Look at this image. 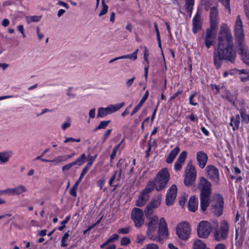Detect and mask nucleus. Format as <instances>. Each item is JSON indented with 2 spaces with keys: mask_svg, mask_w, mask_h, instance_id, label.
<instances>
[{
  "mask_svg": "<svg viewBox=\"0 0 249 249\" xmlns=\"http://www.w3.org/2000/svg\"><path fill=\"white\" fill-rule=\"evenodd\" d=\"M213 63L217 69L221 68L223 61L233 63L236 57L233 49V39L229 29L222 25L219 31L218 46L213 52Z\"/></svg>",
  "mask_w": 249,
  "mask_h": 249,
  "instance_id": "obj_1",
  "label": "nucleus"
},
{
  "mask_svg": "<svg viewBox=\"0 0 249 249\" xmlns=\"http://www.w3.org/2000/svg\"><path fill=\"white\" fill-rule=\"evenodd\" d=\"M234 31L235 39L238 44V50L242 60L245 64L249 66V53L247 52L244 44L243 24L239 15L236 18Z\"/></svg>",
  "mask_w": 249,
  "mask_h": 249,
  "instance_id": "obj_2",
  "label": "nucleus"
},
{
  "mask_svg": "<svg viewBox=\"0 0 249 249\" xmlns=\"http://www.w3.org/2000/svg\"><path fill=\"white\" fill-rule=\"evenodd\" d=\"M211 186V182L206 178L204 177L200 178L198 188L200 191V208L202 211H205L209 205Z\"/></svg>",
  "mask_w": 249,
  "mask_h": 249,
  "instance_id": "obj_3",
  "label": "nucleus"
},
{
  "mask_svg": "<svg viewBox=\"0 0 249 249\" xmlns=\"http://www.w3.org/2000/svg\"><path fill=\"white\" fill-rule=\"evenodd\" d=\"M170 174L167 168L160 170L157 174L154 180H150L147 185H151L152 191L155 189L157 191L163 190L169 181Z\"/></svg>",
  "mask_w": 249,
  "mask_h": 249,
  "instance_id": "obj_4",
  "label": "nucleus"
},
{
  "mask_svg": "<svg viewBox=\"0 0 249 249\" xmlns=\"http://www.w3.org/2000/svg\"><path fill=\"white\" fill-rule=\"evenodd\" d=\"M192 163L191 161L188 163L185 170L184 183L186 186H191L195 182L196 177V169Z\"/></svg>",
  "mask_w": 249,
  "mask_h": 249,
  "instance_id": "obj_5",
  "label": "nucleus"
},
{
  "mask_svg": "<svg viewBox=\"0 0 249 249\" xmlns=\"http://www.w3.org/2000/svg\"><path fill=\"white\" fill-rule=\"evenodd\" d=\"M223 197L220 195H215L210 206L212 213L217 216H221L223 213Z\"/></svg>",
  "mask_w": 249,
  "mask_h": 249,
  "instance_id": "obj_6",
  "label": "nucleus"
},
{
  "mask_svg": "<svg viewBox=\"0 0 249 249\" xmlns=\"http://www.w3.org/2000/svg\"><path fill=\"white\" fill-rule=\"evenodd\" d=\"M124 105V102H121L116 105H110L107 107H101L98 109V113L96 117L103 118L105 116L111 114L115 111L119 110Z\"/></svg>",
  "mask_w": 249,
  "mask_h": 249,
  "instance_id": "obj_7",
  "label": "nucleus"
},
{
  "mask_svg": "<svg viewBox=\"0 0 249 249\" xmlns=\"http://www.w3.org/2000/svg\"><path fill=\"white\" fill-rule=\"evenodd\" d=\"M147 219L149 220V222L147 224V235L150 239L154 241L157 240L158 237L154 233L157 228L159 218L157 215H153L150 216V218Z\"/></svg>",
  "mask_w": 249,
  "mask_h": 249,
  "instance_id": "obj_8",
  "label": "nucleus"
},
{
  "mask_svg": "<svg viewBox=\"0 0 249 249\" xmlns=\"http://www.w3.org/2000/svg\"><path fill=\"white\" fill-rule=\"evenodd\" d=\"M191 231L189 224L186 222H183L178 224L176 228V232L178 238L182 240L188 239Z\"/></svg>",
  "mask_w": 249,
  "mask_h": 249,
  "instance_id": "obj_9",
  "label": "nucleus"
},
{
  "mask_svg": "<svg viewBox=\"0 0 249 249\" xmlns=\"http://www.w3.org/2000/svg\"><path fill=\"white\" fill-rule=\"evenodd\" d=\"M131 217L136 227L139 228L143 224L144 216L143 212L141 209L138 208H133L131 212Z\"/></svg>",
  "mask_w": 249,
  "mask_h": 249,
  "instance_id": "obj_10",
  "label": "nucleus"
},
{
  "mask_svg": "<svg viewBox=\"0 0 249 249\" xmlns=\"http://www.w3.org/2000/svg\"><path fill=\"white\" fill-rule=\"evenodd\" d=\"M151 185H146L144 189L141 192L140 195L137 200L136 205L138 207L143 206L149 198V194L152 191Z\"/></svg>",
  "mask_w": 249,
  "mask_h": 249,
  "instance_id": "obj_11",
  "label": "nucleus"
},
{
  "mask_svg": "<svg viewBox=\"0 0 249 249\" xmlns=\"http://www.w3.org/2000/svg\"><path fill=\"white\" fill-rule=\"evenodd\" d=\"M211 231L210 224L206 221H202L197 225V231L198 236L200 238H207Z\"/></svg>",
  "mask_w": 249,
  "mask_h": 249,
  "instance_id": "obj_12",
  "label": "nucleus"
},
{
  "mask_svg": "<svg viewBox=\"0 0 249 249\" xmlns=\"http://www.w3.org/2000/svg\"><path fill=\"white\" fill-rule=\"evenodd\" d=\"M206 174L208 178L216 184L219 182V175L218 169L213 165H208L205 169Z\"/></svg>",
  "mask_w": 249,
  "mask_h": 249,
  "instance_id": "obj_13",
  "label": "nucleus"
},
{
  "mask_svg": "<svg viewBox=\"0 0 249 249\" xmlns=\"http://www.w3.org/2000/svg\"><path fill=\"white\" fill-rule=\"evenodd\" d=\"M229 231V224L226 221H223L221 223V226L219 230H216L214 231L215 239L217 241H221L225 239L227 236Z\"/></svg>",
  "mask_w": 249,
  "mask_h": 249,
  "instance_id": "obj_14",
  "label": "nucleus"
},
{
  "mask_svg": "<svg viewBox=\"0 0 249 249\" xmlns=\"http://www.w3.org/2000/svg\"><path fill=\"white\" fill-rule=\"evenodd\" d=\"M177 188L176 185H172L168 189L166 195V204L168 206L172 205L176 197Z\"/></svg>",
  "mask_w": 249,
  "mask_h": 249,
  "instance_id": "obj_15",
  "label": "nucleus"
},
{
  "mask_svg": "<svg viewBox=\"0 0 249 249\" xmlns=\"http://www.w3.org/2000/svg\"><path fill=\"white\" fill-rule=\"evenodd\" d=\"M26 191L27 189L24 186L20 185L15 188H7L4 190L2 192H4L5 194L19 195L23 192H26Z\"/></svg>",
  "mask_w": 249,
  "mask_h": 249,
  "instance_id": "obj_16",
  "label": "nucleus"
},
{
  "mask_svg": "<svg viewBox=\"0 0 249 249\" xmlns=\"http://www.w3.org/2000/svg\"><path fill=\"white\" fill-rule=\"evenodd\" d=\"M168 234L167 231V225L164 218L161 217L160 220L159 229L158 231V236H167Z\"/></svg>",
  "mask_w": 249,
  "mask_h": 249,
  "instance_id": "obj_17",
  "label": "nucleus"
},
{
  "mask_svg": "<svg viewBox=\"0 0 249 249\" xmlns=\"http://www.w3.org/2000/svg\"><path fill=\"white\" fill-rule=\"evenodd\" d=\"M218 14L217 9L215 7H213L210 9V26L212 28H215L217 26L218 22Z\"/></svg>",
  "mask_w": 249,
  "mask_h": 249,
  "instance_id": "obj_18",
  "label": "nucleus"
},
{
  "mask_svg": "<svg viewBox=\"0 0 249 249\" xmlns=\"http://www.w3.org/2000/svg\"><path fill=\"white\" fill-rule=\"evenodd\" d=\"M208 160L207 154L203 151H199L196 154V160L200 168L203 169L206 166Z\"/></svg>",
  "mask_w": 249,
  "mask_h": 249,
  "instance_id": "obj_19",
  "label": "nucleus"
},
{
  "mask_svg": "<svg viewBox=\"0 0 249 249\" xmlns=\"http://www.w3.org/2000/svg\"><path fill=\"white\" fill-rule=\"evenodd\" d=\"M193 28L192 31L194 34H196L201 29V23L200 21V15L197 12L195 16L193 18Z\"/></svg>",
  "mask_w": 249,
  "mask_h": 249,
  "instance_id": "obj_20",
  "label": "nucleus"
},
{
  "mask_svg": "<svg viewBox=\"0 0 249 249\" xmlns=\"http://www.w3.org/2000/svg\"><path fill=\"white\" fill-rule=\"evenodd\" d=\"M214 28H212L211 27L210 28H208L206 30V36L205 37V45L207 49H209L213 45V39L214 37H213V29Z\"/></svg>",
  "mask_w": 249,
  "mask_h": 249,
  "instance_id": "obj_21",
  "label": "nucleus"
},
{
  "mask_svg": "<svg viewBox=\"0 0 249 249\" xmlns=\"http://www.w3.org/2000/svg\"><path fill=\"white\" fill-rule=\"evenodd\" d=\"M188 207L189 211L193 212H195L197 209L198 200L196 196H193L190 197L188 202Z\"/></svg>",
  "mask_w": 249,
  "mask_h": 249,
  "instance_id": "obj_22",
  "label": "nucleus"
},
{
  "mask_svg": "<svg viewBox=\"0 0 249 249\" xmlns=\"http://www.w3.org/2000/svg\"><path fill=\"white\" fill-rule=\"evenodd\" d=\"M231 122L230 125L232 127L233 130H237L239 129L240 124V117L239 114L232 116L230 118Z\"/></svg>",
  "mask_w": 249,
  "mask_h": 249,
  "instance_id": "obj_23",
  "label": "nucleus"
},
{
  "mask_svg": "<svg viewBox=\"0 0 249 249\" xmlns=\"http://www.w3.org/2000/svg\"><path fill=\"white\" fill-rule=\"evenodd\" d=\"M179 148L178 146H177L173 149L168 154L166 159V162L169 164L172 163L178 154L179 153Z\"/></svg>",
  "mask_w": 249,
  "mask_h": 249,
  "instance_id": "obj_24",
  "label": "nucleus"
},
{
  "mask_svg": "<svg viewBox=\"0 0 249 249\" xmlns=\"http://www.w3.org/2000/svg\"><path fill=\"white\" fill-rule=\"evenodd\" d=\"M127 163H130V161L129 160L128 162H126L123 159H120L119 160L118 162L117 163V166L118 168H119V169H120L119 175H118V180L120 179V178H121V174L123 172H124V170L126 169V167L128 165Z\"/></svg>",
  "mask_w": 249,
  "mask_h": 249,
  "instance_id": "obj_25",
  "label": "nucleus"
},
{
  "mask_svg": "<svg viewBox=\"0 0 249 249\" xmlns=\"http://www.w3.org/2000/svg\"><path fill=\"white\" fill-rule=\"evenodd\" d=\"M12 155V152L11 151L0 152V163L7 162Z\"/></svg>",
  "mask_w": 249,
  "mask_h": 249,
  "instance_id": "obj_26",
  "label": "nucleus"
},
{
  "mask_svg": "<svg viewBox=\"0 0 249 249\" xmlns=\"http://www.w3.org/2000/svg\"><path fill=\"white\" fill-rule=\"evenodd\" d=\"M194 3L195 0H185V8L190 16L192 14Z\"/></svg>",
  "mask_w": 249,
  "mask_h": 249,
  "instance_id": "obj_27",
  "label": "nucleus"
},
{
  "mask_svg": "<svg viewBox=\"0 0 249 249\" xmlns=\"http://www.w3.org/2000/svg\"><path fill=\"white\" fill-rule=\"evenodd\" d=\"M148 52L146 47H144V53H143V58L146 61L147 65L144 67V77L146 79L147 78L148 76Z\"/></svg>",
  "mask_w": 249,
  "mask_h": 249,
  "instance_id": "obj_28",
  "label": "nucleus"
},
{
  "mask_svg": "<svg viewBox=\"0 0 249 249\" xmlns=\"http://www.w3.org/2000/svg\"><path fill=\"white\" fill-rule=\"evenodd\" d=\"M242 122L248 124L249 122V115L246 113V109L245 108H241L239 110Z\"/></svg>",
  "mask_w": 249,
  "mask_h": 249,
  "instance_id": "obj_29",
  "label": "nucleus"
},
{
  "mask_svg": "<svg viewBox=\"0 0 249 249\" xmlns=\"http://www.w3.org/2000/svg\"><path fill=\"white\" fill-rule=\"evenodd\" d=\"M86 154L83 153L72 162L74 165L81 166L86 162Z\"/></svg>",
  "mask_w": 249,
  "mask_h": 249,
  "instance_id": "obj_30",
  "label": "nucleus"
},
{
  "mask_svg": "<svg viewBox=\"0 0 249 249\" xmlns=\"http://www.w3.org/2000/svg\"><path fill=\"white\" fill-rule=\"evenodd\" d=\"M205 244L200 240H196L194 241L193 244V249H205Z\"/></svg>",
  "mask_w": 249,
  "mask_h": 249,
  "instance_id": "obj_31",
  "label": "nucleus"
},
{
  "mask_svg": "<svg viewBox=\"0 0 249 249\" xmlns=\"http://www.w3.org/2000/svg\"><path fill=\"white\" fill-rule=\"evenodd\" d=\"M138 52V49H137L135 52H134L130 54H126L121 56V59H129L132 60H135L137 58V53Z\"/></svg>",
  "mask_w": 249,
  "mask_h": 249,
  "instance_id": "obj_32",
  "label": "nucleus"
},
{
  "mask_svg": "<svg viewBox=\"0 0 249 249\" xmlns=\"http://www.w3.org/2000/svg\"><path fill=\"white\" fill-rule=\"evenodd\" d=\"M70 236L69 231L65 233L63 236L62 237L61 240V247H66L68 246L67 241L68 240V238Z\"/></svg>",
  "mask_w": 249,
  "mask_h": 249,
  "instance_id": "obj_33",
  "label": "nucleus"
},
{
  "mask_svg": "<svg viewBox=\"0 0 249 249\" xmlns=\"http://www.w3.org/2000/svg\"><path fill=\"white\" fill-rule=\"evenodd\" d=\"M110 122V120L101 121L99 123V125L94 129V131H97V130L101 129H105Z\"/></svg>",
  "mask_w": 249,
  "mask_h": 249,
  "instance_id": "obj_34",
  "label": "nucleus"
},
{
  "mask_svg": "<svg viewBox=\"0 0 249 249\" xmlns=\"http://www.w3.org/2000/svg\"><path fill=\"white\" fill-rule=\"evenodd\" d=\"M41 18V16H33L26 17V21L28 23L39 21Z\"/></svg>",
  "mask_w": 249,
  "mask_h": 249,
  "instance_id": "obj_35",
  "label": "nucleus"
},
{
  "mask_svg": "<svg viewBox=\"0 0 249 249\" xmlns=\"http://www.w3.org/2000/svg\"><path fill=\"white\" fill-rule=\"evenodd\" d=\"M102 10L99 14V17L105 15L108 11V6L106 4L105 0H102Z\"/></svg>",
  "mask_w": 249,
  "mask_h": 249,
  "instance_id": "obj_36",
  "label": "nucleus"
},
{
  "mask_svg": "<svg viewBox=\"0 0 249 249\" xmlns=\"http://www.w3.org/2000/svg\"><path fill=\"white\" fill-rule=\"evenodd\" d=\"M160 203V201L159 199H152L151 201L148 203V207H152L153 208L158 207Z\"/></svg>",
  "mask_w": 249,
  "mask_h": 249,
  "instance_id": "obj_37",
  "label": "nucleus"
},
{
  "mask_svg": "<svg viewBox=\"0 0 249 249\" xmlns=\"http://www.w3.org/2000/svg\"><path fill=\"white\" fill-rule=\"evenodd\" d=\"M154 209L155 208H153L152 207L148 208V204L146 205L144 211L146 218H150V216H152V215L153 213Z\"/></svg>",
  "mask_w": 249,
  "mask_h": 249,
  "instance_id": "obj_38",
  "label": "nucleus"
},
{
  "mask_svg": "<svg viewBox=\"0 0 249 249\" xmlns=\"http://www.w3.org/2000/svg\"><path fill=\"white\" fill-rule=\"evenodd\" d=\"M145 101V100L143 99L142 98L141 99L139 103L134 108L133 110L131 112L130 114L131 116H133L134 114L138 112V111L142 107V105L143 104Z\"/></svg>",
  "mask_w": 249,
  "mask_h": 249,
  "instance_id": "obj_39",
  "label": "nucleus"
},
{
  "mask_svg": "<svg viewBox=\"0 0 249 249\" xmlns=\"http://www.w3.org/2000/svg\"><path fill=\"white\" fill-rule=\"evenodd\" d=\"M66 161L65 156H59L51 160V162H54L55 164H58L61 162Z\"/></svg>",
  "mask_w": 249,
  "mask_h": 249,
  "instance_id": "obj_40",
  "label": "nucleus"
},
{
  "mask_svg": "<svg viewBox=\"0 0 249 249\" xmlns=\"http://www.w3.org/2000/svg\"><path fill=\"white\" fill-rule=\"evenodd\" d=\"M187 153L185 151H182L179 155V157L177 161H178L180 163H184L185 160L187 157Z\"/></svg>",
  "mask_w": 249,
  "mask_h": 249,
  "instance_id": "obj_41",
  "label": "nucleus"
},
{
  "mask_svg": "<svg viewBox=\"0 0 249 249\" xmlns=\"http://www.w3.org/2000/svg\"><path fill=\"white\" fill-rule=\"evenodd\" d=\"M71 218V215L66 216L64 220L61 222V226L58 228V230L60 231H62L65 227V224L67 223Z\"/></svg>",
  "mask_w": 249,
  "mask_h": 249,
  "instance_id": "obj_42",
  "label": "nucleus"
},
{
  "mask_svg": "<svg viewBox=\"0 0 249 249\" xmlns=\"http://www.w3.org/2000/svg\"><path fill=\"white\" fill-rule=\"evenodd\" d=\"M71 125V120L70 118L68 117L67 120L64 122L61 125V128L63 130H65L67 128L70 127Z\"/></svg>",
  "mask_w": 249,
  "mask_h": 249,
  "instance_id": "obj_43",
  "label": "nucleus"
},
{
  "mask_svg": "<svg viewBox=\"0 0 249 249\" xmlns=\"http://www.w3.org/2000/svg\"><path fill=\"white\" fill-rule=\"evenodd\" d=\"M122 142H121L119 144H118V145H116L113 149L112 150V153L110 155V160H112L114 159L115 156H116V153H117V151L118 150V149H119V147L120 146V145H121V143Z\"/></svg>",
  "mask_w": 249,
  "mask_h": 249,
  "instance_id": "obj_44",
  "label": "nucleus"
},
{
  "mask_svg": "<svg viewBox=\"0 0 249 249\" xmlns=\"http://www.w3.org/2000/svg\"><path fill=\"white\" fill-rule=\"evenodd\" d=\"M130 243L129 238L127 237H124L122 238L120 241V244L122 246H127Z\"/></svg>",
  "mask_w": 249,
  "mask_h": 249,
  "instance_id": "obj_45",
  "label": "nucleus"
},
{
  "mask_svg": "<svg viewBox=\"0 0 249 249\" xmlns=\"http://www.w3.org/2000/svg\"><path fill=\"white\" fill-rule=\"evenodd\" d=\"M219 1L225 6V8L229 10V13L231 12L230 0H219Z\"/></svg>",
  "mask_w": 249,
  "mask_h": 249,
  "instance_id": "obj_46",
  "label": "nucleus"
},
{
  "mask_svg": "<svg viewBox=\"0 0 249 249\" xmlns=\"http://www.w3.org/2000/svg\"><path fill=\"white\" fill-rule=\"evenodd\" d=\"M97 156V154H95L94 156H89L88 160V162L87 163V164H88V166H90V167L91 166L93 162L95 160Z\"/></svg>",
  "mask_w": 249,
  "mask_h": 249,
  "instance_id": "obj_47",
  "label": "nucleus"
},
{
  "mask_svg": "<svg viewBox=\"0 0 249 249\" xmlns=\"http://www.w3.org/2000/svg\"><path fill=\"white\" fill-rule=\"evenodd\" d=\"M117 173V171H115L114 172V173H113V175L112 176V177H111V178H110L109 182H108L109 185L110 186H114L115 188L116 187V185H113L112 183L116 178Z\"/></svg>",
  "mask_w": 249,
  "mask_h": 249,
  "instance_id": "obj_48",
  "label": "nucleus"
},
{
  "mask_svg": "<svg viewBox=\"0 0 249 249\" xmlns=\"http://www.w3.org/2000/svg\"><path fill=\"white\" fill-rule=\"evenodd\" d=\"M74 165L72 162L69 163L68 164H67L62 167V171L64 172L66 171H69Z\"/></svg>",
  "mask_w": 249,
  "mask_h": 249,
  "instance_id": "obj_49",
  "label": "nucleus"
},
{
  "mask_svg": "<svg viewBox=\"0 0 249 249\" xmlns=\"http://www.w3.org/2000/svg\"><path fill=\"white\" fill-rule=\"evenodd\" d=\"M130 228L129 227L121 228L118 230V232L121 234H127L129 232Z\"/></svg>",
  "mask_w": 249,
  "mask_h": 249,
  "instance_id": "obj_50",
  "label": "nucleus"
},
{
  "mask_svg": "<svg viewBox=\"0 0 249 249\" xmlns=\"http://www.w3.org/2000/svg\"><path fill=\"white\" fill-rule=\"evenodd\" d=\"M183 164V163H180L178 161H176L174 165V170L176 171L180 170Z\"/></svg>",
  "mask_w": 249,
  "mask_h": 249,
  "instance_id": "obj_51",
  "label": "nucleus"
},
{
  "mask_svg": "<svg viewBox=\"0 0 249 249\" xmlns=\"http://www.w3.org/2000/svg\"><path fill=\"white\" fill-rule=\"evenodd\" d=\"M158 246L155 244H149L142 249H158Z\"/></svg>",
  "mask_w": 249,
  "mask_h": 249,
  "instance_id": "obj_52",
  "label": "nucleus"
},
{
  "mask_svg": "<svg viewBox=\"0 0 249 249\" xmlns=\"http://www.w3.org/2000/svg\"><path fill=\"white\" fill-rule=\"evenodd\" d=\"M211 88L214 94H217L219 92V88L216 85H211Z\"/></svg>",
  "mask_w": 249,
  "mask_h": 249,
  "instance_id": "obj_53",
  "label": "nucleus"
},
{
  "mask_svg": "<svg viewBox=\"0 0 249 249\" xmlns=\"http://www.w3.org/2000/svg\"><path fill=\"white\" fill-rule=\"evenodd\" d=\"M151 140V138H150V140L148 142V148L145 151V157L147 158L149 156V152L151 151V148L152 146L151 143H150Z\"/></svg>",
  "mask_w": 249,
  "mask_h": 249,
  "instance_id": "obj_54",
  "label": "nucleus"
},
{
  "mask_svg": "<svg viewBox=\"0 0 249 249\" xmlns=\"http://www.w3.org/2000/svg\"><path fill=\"white\" fill-rule=\"evenodd\" d=\"M90 167H91L90 166H88V164H87V165L82 169L80 176L84 177Z\"/></svg>",
  "mask_w": 249,
  "mask_h": 249,
  "instance_id": "obj_55",
  "label": "nucleus"
},
{
  "mask_svg": "<svg viewBox=\"0 0 249 249\" xmlns=\"http://www.w3.org/2000/svg\"><path fill=\"white\" fill-rule=\"evenodd\" d=\"M119 236L117 234H114L110 237L107 240L109 243L113 242L118 239Z\"/></svg>",
  "mask_w": 249,
  "mask_h": 249,
  "instance_id": "obj_56",
  "label": "nucleus"
},
{
  "mask_svg": "<svg viewBox=\"0 0 249 249\" xmlns=\"http://www.w3.org/2000/svg\"><path fill=\"white\" fill-rule=\"evenodd\" d=\"M112 131L111 129L107 130L104 133V136H103V142H105L107 139L108 138V137L110 135V133Z\"/></svg>",
  "mask_w": 249,
  "mask_h": 249,
  "instance_id": "obj_57",
  "label": "nucleus"
},
{
  "mask_svg": "<svg viewBox=\"0 0 249 249\" xmlns=\"http://www.w3.org/2000/svg\"><path fill=\"white\" fill-rule=\"evenodd\" d=\"M105 178H101L97 182L98 185L100 187V189H102L105 182Z\"/></svg>",
  "mask_w": 249,
  "mask_h": 249,
  "instance_id": "obj_58",
  "label": "nucleus"
},
{
  "mask_svg": "<svg viewBox=\"0 0 249 249\" xmlns=\"http://www.w3.org/2000/svg\"><path fill=\"white\" fill-rule=\"evenodd\" d=\"M77 189L72 187L70 190V194L74 197H76L77 196Z\"/></svg>",
  "mask_w": 249,
  "mask_h": 249,
  "instance_id": "obj_59",
  "label": "nucleus"
},
{
  "mask_svg": "<svg viewBox=\"0 0 249 249\" xmlns=\"http://www.w3.org/2000/svg\"><path fill=\"white\" fill-rule=\"evenodd\" d=\"M89 115L90 118L93 119L95 116V108H93L89 111Z\"/></svg>",
  "mask_w": 249,
  "mask_h": 249,
  "instance_id": "obj_60",
  "label": "nucleus"
},
{
  "mask_svg": "<svg viewBox=\"0 0 249 249\" xmlns=\"http://www.w3.org/2000/svg\"><path fill=\"white\" fill-rule=\"evenodd\" d=\"M72 88H69L67 90V95L68 96L73 98L75 96V94L71 92Z\"/></svg>",
  "mask_w": 249,
  "mask_h": 249,
  "instance_id": "obj_61",
  "label": "nucleus"
},
{
  "mask_svg": "<svg viewBox=\"0 0 249 249\" xmlns=\"http://www.w3.org/2000/svg\"><path fill=\"white\" fill-rule=\"evenodd\" d=\"M135 77H133L132 78H131V79H128L126 82V85L127 87H130L132 84H133V81L135 79Z\"/></svg>",
  "mask_w": 249,
  "mask_h": 249,
  "instance_id": "obj_62",
  "label": "nucleus"
},
{
  "mask_svg": "<svg viewBox=\"0 0 249 249\" xmlns=\"http://www.w3.org/2000/svg\"><path fill=\"white\" fill-rule=\"evenodd\" d=\"M10 23L9 20L7 18H4L2 20L1 24L3 27H7L9 25Z\"/></svg>",
  "mask_w": 249,
  "mask_h": 249,
  "instance_id": "obj_63",
  "label": "nucleus"
},
{
  "mask_svg": "<svg viewBox=\"0 0 249 249\" xmlns=\"http://www.w3.org/2000/svg\"><path fill=\"white\" fill-rule=\"evenodd\" d=\"M145 237L143 235H139L137 237V242L139 243H142L144 240Z\"/></svg>",
  "mask_w": 249,
  "mask_h": 249,
  "instance_id": "obj_64",
  "label": "nucleus"
}]
</instances>
